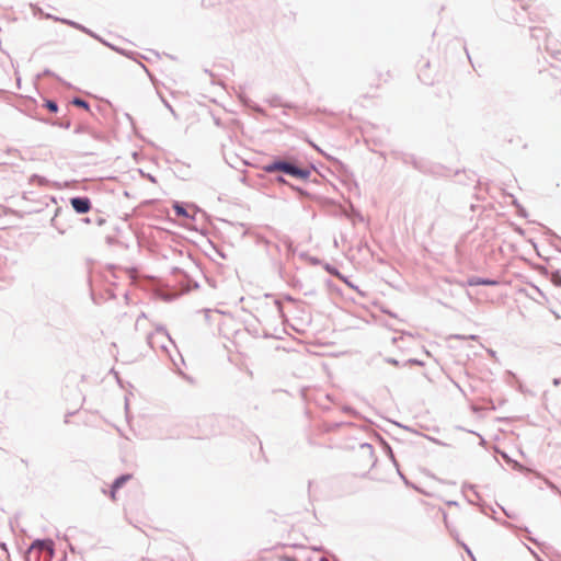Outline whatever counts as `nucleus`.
I'll list each match as a JSON object with an SVG mask.
<instances>
[{"instance_id": "39448f33", "label": "nucleus", "mask_w": 561, "mask_h": 561, "mask_svg": "<svg viewBox=\"0 0 561 561\" xmlns=\"http://www.w3.org/2000/svg\"><path fill=\"white\" fill-rule=\"evenodd\" d=\"M173 208H174V211H175V214H176L178 216H180V217H186V218H190V217H191V216L188 215L187 210H186L183 206H181V205H178V204H176V205H174V207H173Z\"/></svg>"}, {"instance_id": "7ed1b4c3", "label": "nucleus", "mask_w": 561, "mask_h": 561, "mask_svg": "<svg viewBox=\"0 0 561 561\" xmlns=\"http://www.w3.org/2000/svg\"><path fill=\"white\" fill-rule=\"evenodd\" d=\"M130 478V474H125L115 480L110 491V497L112 499V501L117 500V492L119 488H122Z\"/></svg>"}, {"instance_id": "f257e3e1", "label": "nucleus", "mask_w": 561, "mask_h": 561, "mask_svg": "<svg viewBox=\"0 0 561 561\" xmlns=\"http://www.w3.org/2000/svg\"><path fill=\"white\" fill-rule=\"evenodd\" d=\"M267 171H282L297 179H307L310 174L308 170L299 169L287 162H276L266 168Z\"/></svg>"}, {"instance_id": "20e7f679", "label": "nucleus", "mask_w": 561, "mask_h": 561, "mask_svg": "<svg viewBox=\"0 0 561 561\" xmlns=\"http://www.w3.org/2000/svg\"><path fill=\"white\" fill-rule=\"evenodd\" d=\"M496 284L497 283L495 280L482 279V278H478V277H472V278L468 279V285L469 286H479V285L493 286V285H496Z\"/></svg>"}, {"instance_id": "423d86ee", "label": "nucleus", "mask_w": 561, "mask_h": 561, "mask_svg": "<svg viewBox=\"0 0 561 561\" xmlns=\"http://www.w3.org/2000/svg\"><path fill=\"white\" fill-rule=\"evenodd\" d=\"M72 104L78 106V107H82V108H84L87 111H89V108H90L89 104L84 100H82V99H75L72 101Z\"/></svg>"}, {"instance_id": "0eeeda50", "label": "nucleus", "mask_w": 561, "mask_h": 561, "mask_svg": "<svg viewBox=\"0 0 561 561\" xmlns=\"http://www.w3.org/2000/svg\"><path fill=\"white\" fill-rule=\"evenodd\" d=\"M44 106L49 110L53 113H56L58 111V106L54 101L47 100L44 104Z\"/></svg>"}, {"instance_id": "6e6552de", "label": "nucleus", "mask_w": 561, "mask_h": 561, "mask_svg": "<svg viewBox=\"0 0 561 561\" xmlns=\"http://www.w3.org/2000/svg\"><path fill=\"white\" fill-rule=\"evenodd\" d=\"M333 274L337 276L340 279H342L344 283H346L348 286H351V284L339 272H334Z\"/></svg>"}, {"instance_id": "f03ea898", "label": "nucleus", "mask_w": 561, "mask_h": 561, "mask_svg": "<svg viewBox=\"0 0 561 561\" xmlns=\"http://www.w3.org/2000/svg\"><path fill=\"white\" fill-rule=\"evenodd\" d=\"M70 204L79 214H85L91 209V202L87 197H73L71 198Z\"/></svg>"}]
</instances>
